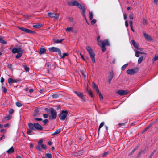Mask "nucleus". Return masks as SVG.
<instances>
[{
  "mask_svg": "<svg viewBox=\"0 0 158 158\" xmlns=\"http://www.w3.org/2000/svg\"><path fill=\"white\" fill-rule=\"evenodd\" d=\"M86 49L90 55L92 61L94 63L95 62V54L94 52L91 47L87 46L86 47Z\"/></svg>",
  "mask_w": 158,
  "mask_h": 158,
  "instance_id": "1",
  "label": "nucleus"
},
{
  "mask_svg": "<svg viewBox=\"0 0 158 158\" xmlns=\"http://www.w3.org/2000/svg\"><path fill=\"white\" fill-rule=\"evenodd\" d=\"M50 114V115L49 116V118L50 120H52L56 118L57 117V112L56 110L53 108H51Z\"/></svg>",
  "mask_w": 158,
  "mask_h": 158,
  "instance_id": "2",
  "label": "nucleus"
},
{
  "mask_svg": "<svg viewBox=\"0 0 158 158\" xmlns=\"http://www.w3.org/2000/svg\"><path fill=\"white\" fill-rule=\"evenodd\" d=\"M68 111L66 110H62L61 113L59 114L60 118L62 120H64L66 118Z\"/></svg>",
  "mask_w": 158,
  "mask_h": 158,
  "instance_id": "3",
  "label": "nucleus"
},
{
  "mask_svg": "<svg viewBox=\"0 0 158 158\" xmlns=\"http://www.w3.org/2000/svg\"><path fill=\"white\" fill-rule=\"evenodd\" d=\"M138 68H135L134 69H131L127 70L126 73L127 74L132 75L137 73L138 71Z\"/></svg>",
  "mask_w": 158,
  "mask_h": 158,
  "instance_id": "4",
  "label": "nucleus"
},
{
  "mask_svg": "<svg viewBox=\"0 0 158 158\" xmlns=\"http://www.w3.org/2000/svg\"><path fill=\"white\" fill-rule=\"evenodd\" d=\"M49 50L52 52H57L59 56H61V51L58 48L53 47L49 48Z\"/></svg>",
  "mask_w": 158,
  "mask_h": 158,
  "instance_id": "5",
  "label": "nucleus"
},
{
  "mask_svg": "<svg viewBox=\"0 0 158 158\" xmlns=\"http://www.w3.org/2000/svg\"><path fill=\"white\" fill-rule=\"evenodd\" d=\"M48 15L51 18H54L56 19H58L59 16V13L49 12L48 13Z\"/></svg>",
  "mask_w": 158,
  "mask_h": 158,
  "instance_id": "6",
  "label": "nucleus"
},
{
  "mask_svg": "<svg viewBox=\"0 0 158 158\" xmlns=\"http://www.w3.org/2000/svg\"><path fill=\"white\" fill-rule=\"evenodd\" d=\"M23 52V51L22 50V49L21 48H14L12 49V52L13 53Z\"/></svg>",
  "mask_w": 158,
  "mask_h": 158,
  "instance_id": "7",
  "label": "nucleus"
},
{
  "mask_svg": "<svg viewBox=\"0 0 158 158\" xmlns=\"http://www.w3.org/2000/svg\"><path fill=\"white\" fill-rule=\"evenodd\" d=\"M74 93L76 94L78 96L81 98L83 100L85 101L86 98L85 96L82 93L80 92H78L76 91H74Z\"/></svg>",
  "mask_w": 158,
  "mask_h": 158,
  "instance_id": "8",
  "label": "nucleus"
},
{
  "mask_svg": "<svg viewBox=\"0 0 158 158\" xmlns=\"http://www.w3.org/2000/svg\"><path fill=\"white\" fill-rule=\"evenodd\" d=\"M18 28L26 33H34L33 31L30 29H26V28H24L23 27H19Z\"/></svg>",
  "mask_w": 158,
  "mask_h": 158,
  "instance_id": "9",
  "label": "nucleus"
},
{
  "mask_svg": "<svg viewBox=\"0 0 158 158\" xmlns=\"http://www.w3.org/2000/svg\"><path fill=\"white\" fill-rule=\"evenodd\" d=\"M117 93L120 95H124L127 94L128 93V91L121 90L117 91Z\"/></svg>",
  "mask_w": 158,
  "mask_h": 158,
  "instance_id": "10",
  "label": "nucleus"
},
{
  "mask_svg": "<svg viewBox=\"0 0 158 158\" xmlns=\"http://www.w3.org/2000/svg\"><path fill=\"white\" fill-rule=\"evenodd\" d=\"M35 129H36L40 131L43 130L42 127L37 123H34Z\"/></svg>",
  "mask_w": 158,
  "mask_h": 158,
  "instance_id": "11",
  "label": "nucleus"
},
{
  "mask_svg": "<svg viewBox=\"0 0 158 158\" xmlns=\"http://www.w3.org/2000/svg\"><path fill=\"white\" fill-rule=\"evenodd\" d=\"M109 46L110 45V44L108 40H105L102 41H101V45L100 46Z\"/></svg>",
  "mask_w": 158,
  "mask_h": 158,
  "instance_id": "12",
  "label": "nucleus"
},
{
  "mask_svg": "<svg viewBox=\"0 0 158 158\" xmlns=\"http://www.w3.org/2000/svg\"><path fill=\"white\" fill-rule=\"evenodd\" d=\"M92 87L94 90H96L97 92H99V90L98 86L96 85L94 82L92 83Z\"/></svg>",
  "mask_w": 158,
  "mask_h": 158,
  "instance_id": "13",
  "label": "nucleus"
},
{
  "mask_svg": "<svg viewBox=\"0 0 158 158\" xmlns=\"http://www.w3.org/2000/svg\"><path fill=\"white\" fill-rule=\"evenodd\" d=\"M65 31L66 32H75L73 27L67 28L66 29Z\"/></svg>",
  "mask_w": 158,
  "mask_h": 158,
  "instance_id": "14",
  "label": "nucleus"
},
{
  "mask_svg": "<svg viewBox=\"0 0 158 158\" xmlns=\"http://www.w3.org/2000/svg\"><path fill=\"white\" fill-rule=\"evenodd\" d=\"M28 125L30 129H32V130H35L34 123L33 124L31 123H29Z\"/></svg>",
  "mask_w": 158,
  "mask_h": 158,
  "instance_id": "15",
  "label": "nucleus"
},
{
  "mask_svg": "<svg viewBox=\"0 0 158 158\" xmlns=\"http://www.w3.org/2000/svg\"><path fill=\"white\" fill-rule=\"evenodd\" d=\"M82 10V16L84 17L85 19L86 20V15H85V12L86 10V9L85 8V7L83 6V7L81 9Z\"/></svg>",
  "mask_w": 158,
  "mask_h": 158,
  "instance_id": "16",
  "label": "nucleus"
},
{
  "mask_svg": "<svg viewBox=\"0 0 158 158\" xmlns=\"http://www.w3.org/2000/svg\"><path fill=\"white\" fill-rule=\"evenodd\" d=\"M45 49L43 48H40L39 53L40 54H43L45 52Z\"/></svg>",
  "mask_w": 158,
  "mask_h": 158,
  "instance_id": "17",
  "label": "nucleus"
},
{
  "mask_svg": "<svg viewBox=\"0 0 158 158\" xmlns=\"http://www.w3.org/2000/svg\"><path fill=\"white\" fill-rule=\"evenodd\" d=\"M14 150L13 148V146H12L11 147L9 150H8L7 151V152L8 154H10L12 153H13L14 152Z\"/></svg>",
  "mask_w": 158,
  "mask_h": 158,
  "instance_id": "18",
  "label": "nucleus"
},
{
  "mask_svg": "<svg viewBox=\"0 0 158 158\" xmlns=\"http://www.w3.org/2000/svg\"><path fill=\"white\" fill-rule=\"evenodd\" d=\"M8 81L9 84H10L11 83H16L17 82V81L11 78H9Z\"/></svg>",
  "mask_w": 158,
  "mask_h": 158,
  "instance_id": "19",
  "label": "nucleus"
},
{
  "mask_svg": "<svg viewBox=\"0 0 158 158\" xmlns=\"http://www.w3.org/2000/svg\"><path fill=\"white\" fill-rule=\"evenodd\" d=\"M61 131V129H57L56 131L54 132L52 134V135H56L57 134H58Z\"/></svg>",
  "mask_w": 158,
  "mask_h": 158,
  "instance_id": "20",
  "label": "nucleus"
},
{
  "mask_svg": "<svg viewBox=\"0 0 158 158\" xmlns=\"http://www.w3.org/2000/svg\"><path fill=\"white\" fill-rule=\"evenodd\" d=\"M64 40V39H61L59 40H56L55 39H54L53 40V41L54 43L57 44L61 43L62 42V41Z\"/></svg>",
  "mask_w": 158,
  "mask_h": 158,
  "instance_id": "21",
  "label": "nucleus"
},
{
  "mask_svg": "<svg viewBox=\"0 0 158 158\" xmlns=\"http://www.w3.org/2000/svg\"><path fill=\"white\" fill-rule=\"evenodd\" d=\"M143 35L145 37V38L146 39H147L148 40H150L151 39V38L149 37L148 34L145 33H143Z\"/></svg>",
  "mask_w": 158,
  "mask_h": 158,
  "instance_id": "22",
  "label": "nucleus"
},
{
  "mask_svg": "<svg viewBox=\"0 0 158 158\" xmlns=\"http://www.w3.org/2000/svg\"><path fill=\"white\" fill-rule=\"evenodd\" d=\"M100 39V36H98L97 37V41L98 44V46H100L101 45V41H100L99 39Z\"/></svg>",
  "mask_w": 158,
  "mask_h": 158,
  "instance_id": "23",
  "label": "nucleus"
},
{
  "mask_svg": "<svg viewBox=\"0 0 158 158\" xmlns=\"http://www.w3.org/2000/svg\"><path fill=\"white\" fill-rule=\"evenodd\" d=\"M142 23L144 25H146L148 24V21L145 19H143L142 21Z\"/></svg>",
  "mask_w": 158,
  "mask_h": 158,
  "instance_id": "24",
  "label": "nucleus"
},
{
  "mask_svg": "<svg viewBox=\"0 0 158 158\" xmlns=\"http://www.w3.org/2000/svg\"><path fill=\"white\" fill-rule=\"evenodd\" d=\"M143 56L140 57L138 59V64H139L141 63L142 61H143Z\"/></svg>",
  "mask_w": 158,
  "mask_h": 158,
  "instance_id": "25",
  "label": "nucleus"
},
{
  "mask_svg": "<svg viewBox=\"0 0 158 158\" xmlns=\"http://www.w3.org/2000/svg\"><path fill=\"white\" fill-rule=\"evenodd\" d=\"M113 72H110V76L109 77V80L110 81H111L112 78H113Z\"/></svg>",
  "mask_w": 158,
  "mask_h": 158,
  "instance_id": "26",
  "label": "nucleus"
},
{
  "mask_svg": "<svg viewBox=\"0 0 158 158\" xmlns=\"http://www.w3.org/2000/svg\"><path fill=\"white\" fill-rule=\"evenodd\" d=\"M35 112L34 114V116H36L39 114V111L38 110V109H36L34 110Z\"/></svg>",
  "mask_w": 158,
  "mask_h": 158,
  "instance_id": "27",
  "label": "nucleus"
},
{
  "mask_svg": "<svg viewBox=\"0 0 158 158\" xmlns=\"http://www.w3.org/2000/svg\"><path fill=\"white\" fill-rule=\"evenodd\" d=\"M23 52H22L21 53H18V54H17V55L16 56V58L17 59L19 58L20 57H21V56L22 54H23Z\"/></svg>",
  "mask_w": 158,
  "mask_h": 158,
  "instance_id": "28",
  "label": "nucleus"
},
{
  "mask_svg": "<svg viewBox=\"0 0 158 158\" xmlns=\"http://www.w3.org/2000/svg\"><path fill=\"white\" fill-rule=\"evenodd\" d=\"M41 24H36L33 26L34 28H39L42 26Z\"/></svg>",
  "mask_w": 158,
  "mask_h": 158,
  "instance_id": "29",
  "label": "nucleus"
},
{
  "mask_svg": "<svg viewBox=\"0 0 158 158\" xmlns=\"http://www.w3.org/2000/svg\"><path fill=\"white\" fill-rule=\"evenodd\" d=\"M132 44L134 46V47L136 48H137L138 47V44L135 43V42L134 40H132Z\"/></svg>",
  "mask_w": 158,
  "mask_h": 158,
  "instance_id": "30",
  "label": "nucleus"
},
{
  "mask_svg": "<svg viewBox=\"0 0 158 158\" xmlns=\"http://www.w3.org/2000/svg\"><path fill=\"white\" fill-rule=\"evenodd\" d=\"M108 154V151H107L103 153L102 155V156L103 157H106Z\"/></svg>",
  "mask_w": 158,
  "mask_h": 158,
  "instance_id": "31",
  "label": "nucleus"
},
{
  "mask_svg": "<svg viewBox=\"0 0 158 158\" xmlns=\"http://www.w3.org/2000/svg\"><path fill=\"white\" fill-rule=\"evenodd\" d=\"M32 130L30 129H27V133L28 135H30L31 133L32 132Z\"/></svg>",
  "mask_w": 158,
  "mask_h": 158,
  "instance_id": "32",
  "label": "nucleus"
},
{
  "mask_svg": "<svg viewBox=\"0 0 158 158\" xmlns=\"http://www.w3.org/2000/svg\"><path fill=\"white\" fill-rule=\"evenodd\" d=\"M0 42H1L2 43L4 44H6L7 43V42L5 41H4L3 39V38L1 37H0Z\"/></svg>",
  "mask_w": 158,
  "mask_h": 158,
  "instance_id": "33",
  "label": "nucleus"
},
{
  "mask_svg": "<svg viewBox=\"0 0 158 158\" xmlns=\"http://www.w3.org/2000/svg\"><path fill=\"white\" fill-rule=\"evenodd\" d=\"M73 6H77L78 3H79L77 1H73Z\"/></svg>",
  "mask_w": 158,
  "mask_h": 158,
  "instance_id": "34",
  "label": "nucleus"
},
{
  "mask_svg": "<svg viewBox=\"0 0 158 158\" xmlns=\"http://www.w3.org/2000/svg\"><path fill=\"white\" fill-rule=\"evenodd\" d=\"M89 95L92 97H93V94L91 90L88 91Z\"/></svg>",
  "mask_w": 158,
  "mask_h": 158,
  "instance_id": "35",
  "label": "nucleus"
},
{
  "mask_svg": "<svg viewBox=\"0 0 158 158\" xmlns=\"http://www.w3.org/2000/svg\"><path fill=\"white\" fill-rule=\"evenodd\" d=\"M104 125V122H102L101 124H100V125H99V129H98V131H100V129Z\"/></svg>",
  "mask_w": 158,
  "mask_h": 158,
  "instance_id": "36",
  "label": "nucleus"
},
{
  "mask_svg": "<svg viewBox=\"0 0 158 158\" xmlns=\"http://www.w3.org/2000/svg\"><path fill=\"white\" fill-rule=\"evenodd\" d=\"M158 59V55H155V56L152 60L153 61H155L157 60Z\"/></svg>",
  "mask_w": 158,
  "mask_h": 158,
  "instance_id": "37",
  "label": "nucleus"
},
{
  "mask_svg": "<svg viewBox=\"0 0 158 158\" xmlns=\"http://www.w3.org/2000/svg\"><path fill=\"white\" fill-rule=\"evenodd\" d=\"M98 95L100 99L101 100H102L103 99V96L101 94L100 92L99 91V92H98Z\"/></svg>",
  "mask_w": 158,
  "mask_h": 158,
  "instance_id": "38",
  "label": "nucleus"
},
{
  "mask_svg": "<svg viewBox=\"0 0 158 158\" xmlns=\"http://www.w3.org/2000/svg\"><path fill=\"white\" fill-rule=\"evenodd\" d=\"M128 65V64H126L123 66L121 68L122 70H124L127 66Z\"/></svg>",
  "mask_w": 158,
  "mask_h": 158,
  "instance_id": "39",
  "label": "nucleus"
},
{
  "mask_svg": "<svg viewBox=\"0 0 158 158\" xmlns=\"http://www.w3.org/2000/svg\"><path fill=\"white\" fill-rule=\"evenodd\" d=\"M100 46L102 48V52H104L106 50V48L105 47V46L101 45V46Z\"/></svg>",
  "mask_w": 158,
  "mask_h": 158,
  "instance_id": "40",
  "label": "nucleus"
},
{
  "mask_svg": "<svg viewBox=\"0 0 158 158\" xmlns=\"http://www.w3.org/2000/svg\"><path fill=\"white\" fill-rule=\"evenodd\" d=\"M45 156L48 158H51L52 157V155L50 153H47L45 154Z\"/></svg>",
  "mask_w": 158,
  "mask_h": 158,
  "instance_id": "41",
  "label": "nucleus"
},
{
  "mask_svg": "<svg viewBox=\"0 0 158 158\" xmlns=\"http://www.w3.org/2000/svg\"><path fill=\"white\" fill-rule=\"evenodd\" d=\"M117 125L119 126L118 127H123L125 126V123H121L118 124Z\"/></svg>",
  "mask_w": 158,
  "mask_h": 158,
  "instance_id": "42",
  "label": "nucleus"
},
{
  "mask_svg": "<svg viewBox=\"0 0 158 158\" xmlns=\"http://www.w3.org/2000/svg\"><path fill=\"white\" fill-rule=\"evenodd\" d=\"M35 148L39 151H42V152L43 151L42 150V149L39 146H37L35 147Z\"/></svg>",
  "mask_w": 158,
  "mask_h": 158,
  "instance_id": "43",
  "label": "nucleus"
},
{
  "mask_svg": "<svg viewBox=\"0 0 158 158\" xmlns=\"http://www.w3.org/2000/svg\"><path fill=\"white\" fill-rule=\"evenodd\" d=\"M68 56V54L67 53H63L62 56L61 55V56H61V58H64L65 56Z\"/></svg>",
  "mask_w": 158,
  "mask_h": 158,
  "instance_id": "44",
  "label": "nucleus"
},
{
  "mask_svg": "<svg viewBox=\"0 0 158 158\" xmlns=\"http://www.w3.org/2000/svg\"><path fill=\"white\" fill-rule=\"evenodd\" d=\"M23 66L25 69V71H29V67H27L26 65H24Z\"/></svg>",
  "mask_w": 158,
  "mask_h": 158,
  "instance_id": "45",
  "label": "nucleus"
},
{
  "mask_svg": "<svg viewBox=\"0 0 158 158\" xmlns=\"http://www.w3.org/2000/svg\"><path fill=\"white\" fill-rule=\"evenodd\" d=\"M12 118V117L10 115H8L5 117V118L6 119V120H8Z\"/></svg>",
  "mask_w": 158,
  "mask_h": 158,
  "instance_id": "46",
  "label": "nucleus"
},
{
  "mask_svg": "<svg viewBox=\"0 0 158 158\" xmlns=\"http://www.w3.org/2000/svg\"><path fill=\"white\" fill-rule=\"evenodd\" d=\"M89 15H90V16H89V19L90 20H91L93 19V15L92 13V12H90Z\"/></svg>",
  "mask_w": 158,
  "mask_h": 158,
  "instance_id": "47",
  "label": "nucleus"
},
{
  "mask_svg": "<svg viewBox=\"0 0 158 158\" xmlns=\"http://www.w3.org/2000/svg\"><path fill=\"white\" fill-rule=\"evenodd\" d=\"M16 105L18 107H21L22 106V104L19 102H17L16 103Z\"/></svg>",
  "mask_w": 158,
  "mask_h": 158,
  "instance_id": "48",
  "label": "nucleus"
},
{
  "mask_svg": "<svg viewBox=\"0 0 158 158\" xmlns=\"http://www.w3.org/2000/svg\"><path fill=\"white\" fill-rule=\"evenodd\" d=\"M77 6L80 9H81L83 7V6H82L81 4H80L79 3H78Z\"/></svg>",
  "mask_w": 158,
  "mask_h": 158,
  "instance_id": "49",
  "label": "nucleus"
},
{
  "mask_svg": "<svg viewBox=\"0 0 158 158\" xmlns=\"http://www.w3.org/2000/svg\"><path fill=\"white\" fill-rule=\"evenodd\" d=\"M96 20L95 19H94L91 21V23L92 25H94L96 23Z\"/></svg>",
  "mask_w": 158,
  "mask_h": 158,
  "instance_id": "50",
  "label": "nucleus"
},
{
  "mask_svg": "<svg viewBox=\"0 0 158 158\" xmlns=\"http://www.w3.org/2000/svg\"><path fill=\"white\" fill-rule=\"evenodd\" d=\"M48 120L47 119H45L43 121V122L44 123V125H45L48 122Z\"/></svg>",
  "mask_w": 158,
  "mask_h": 158,
  "instance_id": "51",
  "label": "nucleus"
},
{
  "mask_svg": "<svg viewBox=\"0 0 158 158\" xmlns=\"http://www.w3.org/2000/svg\"><path fill=\"white\" fill-rule=\"evenodd\" d=\"M7 67L11 70H12V65L10 64H9L7 65Z\"/></svg>",
  "mask_w": 158,
  "mask_h": 158,
  "instance_id": "52",
  "label": "nucleus"
},
{
  "mask_svg": "<svg viewBox=\"0 0 158 158\" xmlns=\"http://www.w3.org/2000/svg\"><path fill=\"white\" fill-rule=\"evenodd\" d=\"M14 110L13 109H10L9 111V114H12Z\"/></svg>",
  "mask_w": 158,
  "mask_h": 158,
  "instance_id": "53",
  "label": "nucleus"
},
{
  "mask_svg": "<svg viewBox=\"0 0 158 158\" xmlns=\"http://www.w3.org/2000/svg\"><path fill=\"white\" fill-rule=\"evenodd\" d=\"M41 147L43 149H46V146L45 144H42L41 145Z\"/></svg>",
  "mask_w": 158,
  "mask_h": 158,
  "instance_id": "54",
  "label": "nucleus"
},
{
  "mask_svg": "<svg viewBox=\"0 0 158 158\" xmlns=\"http://www.w3.org/2000/svg\"><path fill=\"white\" fill-rule=\"evenodd\" d=\"M52 97L54 98H57L58 97V95L56 94H54L52 95Z\"/></svg>",
  "mask_w": 158,
  "mask_h": 158,
  "instance_id": "55",
  "label": "nucleus"
},
{
  "mask_svg": "<svg viewBox=\"0 0 158 158\" xmlns=\"http://www.w3.org/2000/svg\"><path fill=\"white\" fill-rule=\"evenodd\" d=\"M139 52L138 51H137L136 52L135 54V56L137 57H139V53L138 52Z\"/></svg>",
  "mask_w": 158,
  "mask_h": 158,
  "instance_id": "56",
  "label": "nucleus"
},
{
  "mask_svg": "<svg viewBox=\"0 0 158 158\" xmlns=\"http://www.w3.org/2000/svg\"><path fill=\"white\" fill-rule=\"evenodd\" d=\"M43 117L45 118H46L48 117V115L47 114H43Z\"/></svg>",
  "mask_w": 158,
  "mask_h": 158,
  "instance_id": "57",
  "label": "nucleus"
},
{
  "mask_svg": "<svg viewBox=\"0 0 158 158\" xmlns=\"http://www.w3.org/2000/svg\"><path fill=\"white\" fill-rule=\"evenodd\" d=\"M129 24L131 27H132L133 22L131 20L129 21Z\"/></svg>",
  "mask_w": 158,
  "mask_h": 158,
  "instance_id": "58",
  "label": "nucleus"
},
{
  "mask_svg": "<svg viewBox=\"0 0 158 158\" xmlns=\"http://www.w3.org/2000/svg\"><path fill=\"white\" fill-rule=\"evenodd\" d=\"M9 126H10V125L9 124H8V123L6 124H4V127H9Z\"/></svg>",
  "mask_w": 158,
  "mask_h": 158,
  "instance_id": "59",
  "label": "nucleus"
},
{
  "mask_svg": "<svg viewBox=\"0 0 158 158\" xmlns=\"http://www.w3.org/2000/svg\"><path fill=\"white\" fill-rule=\"evenodd\" d=\"M68 4L69 6H72L73 4V2H68Z\"/></svg>",
  "mask_w": 158,
  "mask_h": 158,
  "instance_id": "60",
  "label": "nucleus"
},
{
  "mask_svg": "<svg viewBox=\"0 0 158 158\" xmlns=\"http://www.w3.org/2000/svg\"><path fill=\"white\" fill-rule=\"evenodd\" d=\"M5 138V136L4 135H3L0 138V140H2L3 139H4Z\"/></svg>",
  "mask_w": 158,
  "mask_h": 158,
  "instance_id": "61",
  "label": "nucleus"
},
{
  "mask_svg": "<svg viewBox=\"0 0 158 158\" xmlns=\"http://www.w3.org/2000/svg\"><path fill=\"white\" fill-rule=\"evenodd\" d=\"M149 128L147 127H146L144 129V130L143 131L142 133H143L144 132L146 131Z\"/></svg>",
  "mask_w": 158,
  "mask_h": 158,
  "instance_id": "62",
  "label": "nucleus"
},
{
  "mask_svg": "<svg viewBox=\"0 0 158 158\" xmlns=\"http://www.w3.org/2000/svg\"><path fill=\"white\" fill-rule=\"evenodd\" d=\"M125 23L126 26L127 27H128V22H127V20L125 21Z\"/></svg>",
  "mask_w": 158,
  "mask_h": 158,
  "instance_id": "63",
  "label": "nucleus"
},
{
  "mask_svg": "<svg viewBox=\"0 0 158 158\" xmlns=\"http://www.w3.org/2000/svg\"><path fill=\"white\" fill-rule=\"evenodd\" d=\"M35 119L36 121H41L42 120V119L41 118H35Z\"/></svg>",
  "mask_w": 158,
  "mask_h": 158,
  "instance_id": "64",
  "label": "nucleus"
}]
</instances>
